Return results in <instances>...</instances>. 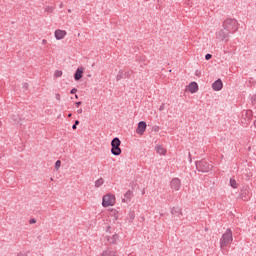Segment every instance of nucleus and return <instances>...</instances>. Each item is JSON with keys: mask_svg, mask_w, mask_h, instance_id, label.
<instances>
[{"mask_svg": "<svg viewBox=\"0 0 256 256\" xmlns=\"http://www.w3.org/2000/svg\"><path fill=\"white\" fill-rule=\"evenodd\" d=\"M222 28L229 31L230 34H235L239 29V23L234 18H227L222 22Z\"/></svg>", "mask_w": 256, "mask_h": 256, "instance_id": "f257e3e1", "label": "nucleus"}, {"mask_svg": "<svg viewBox=\"0 0 256 256\" xmlns=\"http://www.w3.org/2000/svg\"><path fill=\"white\" fill-rule=\"evenodd\" d=\"M233 242V232L231 228H226V232L222 234L220 238V249L224 250L226 247L231 245Z\"/></svg>", "mask_w": 256, "mask_h": 256, "instance_id": "f03ea898", "label": "nucleus"}, {"mask_svg": "<svg viewBox=\"0 0 256 256\" xmlns=\"http://www.w3.org/2000/svg\"><path fill=\"white\" fill-rule=\"evenodd\" d=\"M196 168L199 172L208 173L212 169V165L206 159H202L196 161Z\"/></svg>", "mask_w": 256, "mask_h": 256, "instance_id": "7ed1b4c3", "label": "nucleus"}, {"mask_svg": "<svg viewBox=\"0 0 256 256\" xmlns=\"http://www.w3.org/2000/svg\"><path fill=\"white\" fill-rule=\"evenodd\" d=\"M111 153L114 155V156H119L121 155L122 153V149L120 148L121 146V140L119 137H115L113 138L112 142H111Z\"/></svg>", "mask_w": 256, "mask_h": 256, "instance_id": "20e7f679", "label": "nucleus"}, {"mask_svg": "<svg viewBox=\"0 0 256 256\" xmlns=\"http://www.w3.org/2000/svg\"><path fill=\"white\" fill-rule=\"evenodd\" d=\"M116 198L114 194H105L102 200L103 207H112L115 205Z\"/></svg>", "mask_w": 256, "mask_h": 256, "instance_id": "39448f33", "label": "nucleus"}, {"mask_svg": "<svg viewBox=\"0 0 256 256\" xmlns=\"http://www.w3.org/2000/svg\"><path fill=\"white\" fill-rule=\"evenodd\" d=\"M230 32L228 30L224 29H220L218 31H216V39L220 40V41H224V42H228L229 38H230Z\"/></svg>", "mask_w": 256, "mask_h": 256, "instance_id": "423d86ee", "label": "nucleus"}, {"mask_svg": "<svg viewBox=\"0 0 256 256\" xmlns=\"http://www.w3.org/2000/svg\"><path fill=\"white\" fill-rule=\"evenodd\" d=\"M132 74H133V70H129L126 72H124L123 70H119L116 76L117 82H119L122 79L130 78Z\"/></svg>", "mask_w": 256, "mask_h": 256, "instance_id": "0eeeda50", "label": "nucleus"}, {"mask_svg": "<svg viewBox=\"0 0 256 256\" xmlns=\"http://www.w3.org/2000/svg\"><path fill=\"white\" fill-rule=\"evenodd\" d=\"M181 186H182V182L180 178H172L170 182V187L172 190L179 191L181 189Z\"/></svg>", "mask_w": 256, "mask_h": 256, "instance_id": "6e6552de", "label": "nucleus"}, {"mask_svg": "<svg viewBox=\"0 0 256 256\" xmlns=\"http://www.w3.org/2000/svg\"><path fill=\"white\" fill-rule=\"evenodd\" d=\"M223 89V82L220 78H218L214 83H212V90L219 92Z\"/></svg>", "mask_w": 256, "mask_h": 256, "instance_id": "1a4fd4ad", "label": "nucleus"}, {"mask_svg": "<svg viewBox=\"0 0 256 256\" xmlns=\"http://www.w3.org/2000/svg\"><path fill=\"white\" fill-rule=\"evenodd\" d=\"M147 129V124L145 121H140L137 128V134L143 135Z\"/></svg>", "mask_w": 256, "mask_h": 256, "instance_id": "9d476101", "label": "nucleus"}, {"mask_svg": "<svg viewBox=\"0 0 256 256\" xmlns=\"http://www.w3.org/2000/svg\"><path fill=\"white\" fill-rule=\"evenodd\" d=\"M66 35H67V32L65 30L57 29L55 31V38L58 41L64 39Z\"/></svg>", "mask_w": 256, "mask_h": 256, "instance_id": "9b49d317", "label": "nucleus"}, {"mask_svg": "<svg viewBox=\"0 0 256 256\" xmlns=\"http://www.w3.org/2000/svg\"><path fill=\"white\" fill-rule=\"evenodd\" d=\"M249 198V190L247 188H244V190H240V199H242L243 201H248Z\"/></svg>", "mask_w": 256, "mask_h": 256, "instance_id": "f8f14e48", "label": "nucleus"}, {"mask_svg": "<svg viewBox=\"0 0 256 256\" xmlns=\"http://www.w3.org/2000/svg\"><path fill=\"white\" fill-rule=\"evenodd\" d=\"M199 86L197 84V82L193 81L189 84V91L192 94H195L198 92Z\"/></svg>", "mask_w": 256, "mask_h": 256, "instance_id": "ddd939ff", "label": "nucleus"}, {"mask_svg": "<svg viewBox=\"0 0 256 256\" xmlns=\"http://www.w3.org/2000/svg\"><path fill=\"white\" fill-rule=\"evenodd\" d=\"M134 194L132 192V190H128V192H126L124 198H123V202L124 203H128L131 201V199L133 198Z\"/></svg>", "mask_w": 256, "mask_h": 256, "instance_id": "4468645a", "label": "nucleus"}, {"mask_svg": "<svg viewBox=\"0 0 256 256\" xmlns=\"http://www.w3.org/2000/svg\"><path fill=\"white\" fill-rule=\"evenodd\" d=\"M83 76V68H77L75 75H74V79L75 81H79Z\"/></svg>", "mask_w": 256, "mask_h": 256, "instance_id": "2eb2a0df", "label": "nucleus"}, {"mask_svg": "<svg viewBox=\"0 0 256 256\" xmlns=\"http://www.w3.org/2000/svg\"><path fill=\"white\" fill-rule=\"evenodd\" d=\"M156 151L160 155H166L167 150L162 145H156Z\"/></svg>", "mask_w": 256, "mask_h": 256, "instance_id": "dca6fc26", "label": "nucleus"}, {"mask_svg": "<svg viewBox=\"0 0 256 256\" xmlns=\"http://www.w3.org/2000/svg\"><path fill=\"white\" fill-rule=\"evenodd\" d=\"M118 239H119L118 234H114L113 236H110V237L108 238V242H109L110 244H116Z\"/></svg>", "mask_w": 256, "mask_h": 256, "instance_id": "f3484780", "label": "nucleus"}, {"mask_svg": "<svg viewBox=\"0 0 256 256\" xmlns=\"http://www.w3.org/2000/svg\"><path fill=\"white\" fill-rule=\"evenodd\" d=\"M171 213L172 215H177L178 217L182 215L180 208H172Z\"/></svg>", "mask_w": 256, "mask_h": 256, "instance_id": "a211bd4d", "label": "nucleus"}, {"mask_svg": "<svg viewBox=\"0 0 256 256\" xmlns=\"http://www.w3.org/2000/svg\"><path fill=\"white\" fill-rule=\"evenodd\" d=\"M103 183H104L103 178H99V179L96 180V182H95V187H96V188H99V187H101V186L103 185Z\"/></svg>", "mask_w": 256, "mask_h": 256, "instance_id": "6ab92c4d", "label": "nucleus"}, {"mask_svg": "<svg viewBox=\"0 0 256 256\" xmlns=\"http://www.w3.org/2000/svg\"><path fill=\"white\" fill-rule=\"evenodd\" d=\"M230 187L237 189L238 184L236 182V180H233V178H230Z\"/></svg>", "mask_w": 256, "mask_h": 256, "instance_id": "aec40b11", "label": "nucleus"}, {"mask_svg": "<svg viewBox=\"0 0 256 256\" xmlns=\"http://www.w3.org/2000/svg\"><path fill=\"white\" fill-rule=\"evenodd\" d=\"M102 256H117V254L113 251H105Z\"/></svg>", "mask_w": 256, "mask_h": 256, "instance_id": "412c9836", "label": "nucleus"}, {"mask_svg": "<svg viewBox=\"0 0 256 256\" xmlns=\"http://www.w3.org/2000/svg\"><path fill=\"white\" fill-rule=\"evenodd\" d=\"M62 75H63V72L61 70H56L55 71V77L56 78H60V77H62Z\"/></svg>", "mask_w": 256, "mask_h": 256, "instance_id": "4be33fe9", "label": "nucleus"}, {"mask_svg": "<svg viewBox=\"0 0 256 256\" xmlns=\"http://www.w3.org/2000/svg\"><path fill=\"white\" fill-rule=\"evenodd\" d=\"M60 166H61V160H57V161L55 162V168H56V170H59Z\"/></svg>", "mask_w": 256, "mask_h": 256, "instance_id": "5701e85b", "label": "nucleus"}, {"mask_svg": "<svg viewBox=\"0 0 256 256\" xmlns=\"http://www.w3.org/2000/svg\"><path fill=\"white\" fill-rule=\"evenodd\" d=\"M205 59H206V61L211 60L212 59V54H210V53L206 54Z\"/></svg>", "mask_w": 256, "mask_h": 256, "instance_id": "b1692460", "label": "nucleus"}, {"mask_svg": "<svg viewBox=\"0 0 256 256\" xmlns=\"http://www.w3.org/2000/svg\"><path fill=\"white\" fill-rule=\"evenodd\" d=\"M250 100H252V104H256V95H252V98H250Z\"/></svg>", "mask_w": 256, "mask_h": 256, "instance_id": "393cba45", "label": "nucleus"}, {"mask_svg": "<svg viewBox=\"0 0 256 256\" xmlns=\"http://www.w3.org/2000/svg\"><path fill=\"white\" fill-rule=\"evenodd\" d=\"M77 93V88H72L71 89V94H76Z\"/></svg>", "mask_w": 256, "mask_h": 256, "instance_id": "a878e982", "label": "nucleus"}, {"mask_svg": "<svg viewBox=\"0 0 256 256\" xmlns=\"http://www.w3.org/2000/svg\"><path fill=\"white\" fill-rule=\"evenodd\" d=\"M29 223H30V224H35V223H36L35 218H31V220H29Z\"/></svg>", "mask_w": 256, "mask_h": 256, "instance_id": "bb28decb", "label": "nucleus"}, {"mask_svg": "<svg viewBox=\"0 0 256 256\" xmlns=\"http://www.w3.org/2000/svg\"><path fill=\"white\" fill-rule=\"evenodd\" d=\"M46 11L52 13L53 12V8L52 7H48V8H46Z\"/></svg>", "mask_w": 256, "mask_h": 256, "instance_id": "cd10ccee", "label": "nucleus"}, {"mask_svg": "<svg viewBox=\"0 0 256 256\" xmlns=\"http://www.w3.org/2000/svg\"><path fill=\"white\" fill-rule=\"evenodd\" d=\"M23 87H24V89L27 90V89H28V83H24V84H23Z\"/></svg>", "mask_w": 256, "mask_h": 256, "instance_id": "c85d7f7f", "label": "nucleus"}, {"mask_svg": "<svg viewBox=\"0 0 256 256\" xmlns=\"http://www.w3.org/2000/svg\"><path fill=\"white\" fill-rule=\"evenodd\" d=\"M77 113H78V114H82V113H83L82 108L78 109V110H77Z\"/></svg>", "mask_w": 256, "mask_h": 256, "instance_id": "c756f323", "label": "nucleus"}, {"mask_svg": "<svg viewBox=\"0 0 256 256\" xmlns=\"http://www.w3.org/2000/svg\"><path fill=\"white\" fill-rule=\"evenodd\" d=\"M81 104H82L81 101H77V102H76V106H77V107H79Z\"/></svg>", "mask_w": 256, "mask_h": 256, "instance_id": "7c9ffc66", "label": "nucleus"}, {"mask_svg": "<svg viewBox=\"0 0 256 256\" xmlns=\"http://www.w3.org/2000/svg\"><path fill=\"white\" fill-rule=\"evenodd\" d=\"M79 123H80V121H79V120H75V123H74V124H75L76 126H78V125H79Z\"/></svg>", "mask_w": 256, "mask_h": 256, "instance_id": "2f4dec72", "label": "nucleus"}, {"mask_svg": "<svg viewBox=\"0 0 256 256\" xmlns=\"http://www.w3.org/2000/svg\"><path fill=\"white\" fill-rule=\"evenodd\" d=\"M72 129L73 130H76L77 129V126L75 124L72 125Z\"/></svg>", "mask_w": 256, "mask_h": 256, "instance_id": "473e14b6", "label": "nucleus"}, {"mask_svg": "<svg viewBox=\"0 0 256 256\" xmlns=\"http://www.w3.org/2000/svg\"><path fill=\"white\" fill-rule=\"evenodd\" d=\"M56 99L60 100V94H56Z\"/></svg>", "mask_w": 256, "mask_h": 256, "instance_id": "72a5a7b5", "label": "nucleus"}, {"mask_svg": "<svg viewBox=\"0 0 256 256\" xmlns=\"http://www.w3.org/2000/svg\"><path fill=\"white\" fill-rule=\"evenodd\" d=\"M164 110V105H161L160 106V111H163Z\"/></svg>", "mask_w": 256, "mask_h": 256, "instance_id": "f704fd0d", "label": "nucleus"}, {"mask_svg": "<svg viewBox=\"0 0 256 256\" xmlns=\"http://www.w3.org/2000/svg\"><path fill=\"white\" fill-rule=\"evenodd\" d=\"M246 115H251V111H246Z\"/></svg>", "mask_w": 256, "mask_h": 256, "instance_id": "c9c22d12", "label": "nucleus"}, {"mask_svg": "<svg viewBox=\"0 0 256 256\" xmlns=\"http://www.w3.org/2000/svg\"><path fill=\"white\" fill-rule=\"evenodd\" d=\"M68 117L71 118V117H72V113H69V114H68Z\"/></svg>", "mask_w": 256, "mask_h": 256, "instance_id": "e433bc0d", "label": "nucleus"}, {"mask_svg": "<svg viewBox=\"0 0 256 256\" xmlns=\"http://www.w3.org/2000/svg\"><path fill=\"white\" fill-rule=\"evenodd\" d=\"M18 256H25L23 253H19Z\"/></svg>", "mask_w": 256, "mask_h": 256, "instance_id": "4c0bfd02", "label": "nucleus"}, {"mask_svg": "<svg viewBox=\"0 0 256 256\" xmlns=\"http://www.w3.org/2000/svg\"><path fill=\"white\" fill-rule=\"evenodd\" d=\"M60 8H63V3L60 4Z\"/></svg>", "mask_w": 256, "mask_h": 256, "instance_id": "58836bf2", "label": "nucleus"}, {"mask_svg": "<svg viewBox=\"0 0 256 256\" xmlns=\"http://www.w3.org/2000/svg\"><path fill=\"white\" fill-rule=\"evenodd\" d=\"M72 12V10L71 9H68V13H71Z\"/></svg>", "mask_w": 256, "mask_h": 256, "instance_id": "ea45409f", "label": "nucleus"}, {"mask_svg": "<svg viewBox=\"0 0 256 256\" xmlns=\"http://www.w3.org/2000/svg\"><path fill=\"white\" fill-rule=\"evenodd\" d=\"M45 43H46V40L44 39V40H43V44H45Z\"/></svg>", "mask_w": 256, "mask_h": 256, "instance_id": "a19ab883", "label": "nucleus"}, {"mask_svg": "<svg viewBox=\"0 0 256 256\" xmlns=\"http://www.w3.org/2000/svg\"><path fill=\"white\" fill-rule=\"evenodd\" d=\"M75 98L78 99V95L77 94L75 95Z\"/></svg>", "mask_w": 256, "mask_h": 256, "instance_id": "79ce46f5", "label": "nucleus"}, {"mask_svg": "<svg viewBox=\"0 0 256 256\" xmlns=\"http://www.w3.org/2000/svg\"><path fill=\"white\" fill-rule=\"evenodd\" d=\"M0 127H1V121H0Z\"/></svg>", "mask_w": 256, "mask_h": 256, "instance_id": "37998d69", "label": "nucleus"}]
</instances>
